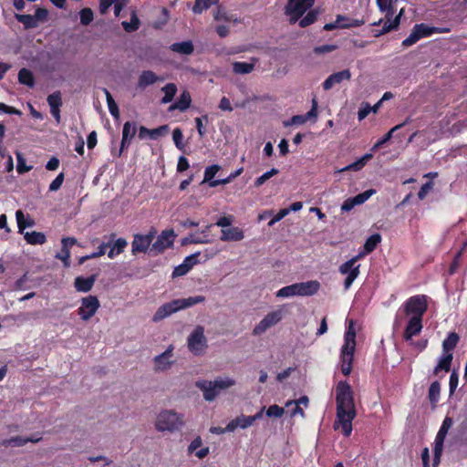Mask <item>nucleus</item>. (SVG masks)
Listing matches in <instances>:
<instances>
[{"label":"nucleus","mask_w":467,"mask_h":467,"mask_svg":"<svg viewBox=\"0 0 467 467\" xmlns=\"http://www.w3.org/2000/svg\"><path fill=\"white\" fill-rule=\"evenodd\" d=\"M355 349L356 340L348 341L344 339V344L341 348L340 360L341 371L345 376H348L352 370Z\"/></svg>","instance_id":"1a4fd4ad"},{"label":"nucleus","mask_w":467,"mask_h":467,"mask_svg":"<svg viewBox=\"0 0 467 467\" xmlns=\"http://www.w3.org/2000/svg\"><path fill=\"white\" fill-rule=\"evenodd\" d=\"M296 296V284L282 287L276 292L277 297H289Z\"/></svg>","instance_id":"864d4df0"},{"label":"nucleus","mask_w":467,"mask_h":467,"mask_svg":"<svg viewBox=\"0 0 467 467\" xmlns=\"http://www.w3.org/2000/svg\"><path fill=\"white\" fill-rule=\"evenodd\" d=\"M136 132H137L136 122L127 121L124 123L123 129H122V139H121V142H120V149H119V156H120L121 152L130 146V141L134 138Z\"/></svg>","instance_id":"6ab92c4d"},{"label":"nucleus","mask_w":467,"mask_h":467,"mask_svg":"<svg viewBox=\"0 0 467 467\" xmlns=\"http://www.w3.org/2000/svg\"><path fill=\"white\" fill-rule=\"evenodd\" d=\"M366 254L367 253H365V251L361 252L339 266V273L342 275H347V277L344 281V288L346 290L349 289L355 279L358 276L360 265H356V263Z\"/></svg>","instance_id":"0eeeda50"},{"label":"nucleus","mask_w":467,"mask_h":467,"mask_svg":"<svg viewBox=\"0 0 467 467\" xmlns=\"http://www.w3.org/2000/svg\"><path fill=\"white\" fill-rule=\"evenodd\" d=\"M234 385V380L226 379H217L213 381L199 380L196 387L203 392V398L207 401H213L216 396L223 390Z\"/></svg>","instance_id":"7ed1b4c3"},{"label":"nucleus","mask_w":467,"mask_h":467,"mask_svg":"<svg viewBox=\"0 0 467 467\" xmlns=\"http://www.w3.org/2000/svg\"><path fill=\"white\" fill-rule=\"evenodd\" d=\"M161 90L164 92L161 102L162 104H168L172 101L174 96L177 93V86L174 83L166 84Z\"/></svg>","instance_id":"c9c22d12"},{"label":"nucleus","mask_w":467,"mask_h":467,"mask_svg":"<svg viewBox=\"0 0 467 467\" xmlns=\"http://www.w3.org/2000/svg\"><path fill=\"white\" fill-rule=\"evenodd\" d=\"M285 410L284 408L278 406V405H271L266 410V416L267 417H275L280 418L284 415Z\"/></svg>","instance_id":"4d7b16f0"},{"label":"nucleus","mask_w":467,"mask_h":467,"mask_svg":"<svg viewBox=\"0 0 467 467\" xmlns=\"http://www.w3.org/2000/svg\"><path fill=\"white\" fill-rule=\"evenodd\" d=\"M306 122V118L304 115H295L289 120L284 121V126L288 127L291 125H301Z\"/></svg>","instance_id":"e2e57ef3"},{"label":"nucleus","mask_w":467,"mask_h":467,"mask_svg":"<svg viewBox=\"0 0 467 467\" xmlns=\"http://www.w3.org/2000/svg\"><path fill=\"white\" fill-rule=\"evenodd\" d=\"M422 321L421 317H410L403 332L405 341H411L413 337L420 335L423 327Z\"/></svg>","instance_id":"f3484780"},{"label":"nucleus","mask_w":467,"mask_h":467,"mask_svg":"<svg viewBox=\"0 0 467 467\" xmlns=\"http://www.w3.org/2000/svg\"><path fill=\"white\" fill-rule=\"evenodd\" d=\"M18 232L22 234L26 227H31L35 224L33 220L26 221L24 213L21 210H17L16 213Z\"/></svg>","instance_id":"c03bdc74"},{"label":"nucleus","mask_w":467,"mask_h":467,"mask_svg":"<svg viewBox=\"0 0 467 467\" xmlns=\"http://www.w3.org/2000/svg\"><path fill=\"white\" fill-rule=\"evenodd\" d=\"M296 296H310L318 292L320 289V283L317 280H310L307 282L296 283Z\"/></svg>","instance_id":"412c9836"},{"label":"nucleus","mask_w":467,"mask_h":467,"mask_svg":"<svg viewBox=\"0 0 467 467\" xmlns=\"http://www.w3.org/2000/svg\"><path fill=\"white\" fill-rule=\"evenodd\" d=\"M373 193H375V190L370 189V190H367L361 193L357 194L353 198H354L357 205H358V204L364 203L367 200H368V198L370 196H372Z\"/></svg>","instance_id":"13d9d810"},{"label":"nucleus","mask_w":467,"mask_h":467,"mask_svg":"<svg viewBox=\"0 0 467 467\" xmlns=\"http://www.w3.org/2000/svg\"><path fill=\"white\" fill-rule=\"evenodd\" d=\"M344 339L348 341L356 340V328L354 320H349L348 326L344 335Z\"/></svg>","instance_id":"bf43d9fd"},{"label":"nucleus","mask_w":467,"mask_h":467,"mask_svg":"<svg viewBox=\"0 0 467 467\" xmlns=\"http://www.w3.org/2000/svg\"><path fill=\"white\" fill-rule=\"evenodd\" d=\"M128 245V242L124 238H119L117 240L114 239V241L111 243V245L109 248V251L108 252V256L110 259L115 258L119 254H120L125 248Z\"/></svg>","instance_id":"c85d7f7f"},{"label":"nucleus","mask_w":467,"mask_h":467,"mask_svg":"<svg viewBox=\"0 0 467 467\" xmlns=\"http://www.w3.org/2000/svg\"><path fill=\"white\" fill-rule=\"evenodd\" d=\"M206 342L204 329L198 326L188 337V348L194 355H200L206 348Z\"/></svg>","instance_id":"ddd939ff"},{"label":"nucleus","mask_w":467,"mask_h":467,"mask_svg":"<svg viewBox=\"0 0 467 467\" xmlns=\"http://www.w3.org/2000/svg\"><path fill=\"white\" fill-rule=\"evenodd\" d=\"M115 238H116V234H114V233L110 234V235L109 237V241L107 243H102L98 247V251H96L97 255H99V257L104 255L106 254L107 248L110 247L111 243L114 241Z\"/></svg>","instance_id":"052dcab7"},{"label":"nucleus","mask_w":467,"mask_h":467,"mask_svg":"<svg viewBox=\"0 0 467 467\" xmlns=\"http://www.w3.org/2000/svg\"><path fill=\"white\" fill-rule=\"evenodd\" d=\"M24 238L27 244L32 245L44 244L47 242L45 234L36 231L25 233Z\"/></svg>","instance_id":"2f4dec72"},{"label":"nucleus","mask_w":467,"mask_h":467,"mask_svg":"<svg viewBox=\"0 0 467 467\" xmlns=\"http://www.w3.org/2000/svg\"><path fill=\"white\" fill-rule=\"evenodd\" d=\"M460 337L455 332H451L442 342V349L445 353H451L457 346Z\"/></svg>","instance_id":"f704fd0d"},{"label":"nucleus","mask_w":467,"mask_h":467,"mask_svg":"<svg viewBox=\"0 0 467 467\" xmlns=\"http://www.w3.org/2000/svg\"><path fill=\"white\" fill-rule=\"evenodd\" d=\"M18 82L22 85L27 86L28 88H34L36 81L33 72L26 67L21 68L18 71Z\"/></svg>","instance_id":"7c9ffc66"},{"label":"nucleus","mask_w":467,"mask_h":467,"mask_svg":"<svg viewBox=\"0 0 467 467\" xmlns=\"http://www.w3.org/2000/svg\"><path fill=\"white\" fill-rule=\"evenodd\" d=\"M336 420L333 423L335 431H340L345 437L352 432V421L357 416L354 393L347 381H339L336 387Z\"/></svg>","instance_id":"f257e3e1"},{"label":"nucleus","mask_w":467,"mask_h":467,"mask_svg":"<svg viewBox=\"0 0 467 467\" xmlns=\"http://www.w3.org/2000/svg\"><path fill=\"white\" fill-rule=\"evenodd\" d=\"M220 169L221 167L217 164L206 167L204 171L203 182H208L209 186L211 187V182L214 181L213 178L215 177L216 173L220 171Z\"/></svg>","instance_id":"09e8293b"},{"label":"nucleus","mask_w":467,"mask_h":467,"mask_svg":"<svg viewBox=\"0 0 467 467\" xmlns=\"http://www.w3.org/2000/svg\"><path fill=\"white\" fill-rule=\"evenodd\" d=\"M205 301L203 296H190L188 298L174 299L171 302L161 305L155 314L153 315L152 320L159 322L173 313L178 312L181 309L191 307L196 304H200Z\"/></svg>","instance_id":"f03ea898"},{"label":"nucleus","mask_w":467,"mask_h":467,"mask_svg":"<svg viewBox=\"0 0 467 467\" xmlns=\"http://www.w3.org/2000/svg\"><path fill=\"white\" fill-rule=\"evenodd\" d=\"M254 63L237 61L233 64V71L235 74H249L254 70Z\"/></svg>","instance_id":"a19ab883"},{"label":"nucleus","mask_w":467,"mask_h":467,"mask_svg":"<svg viewBox=\"0 0 467 467\" xmlns=\"http://www.w3.org/2000/svg\"><path fill=\"white\" fill-rule=\"evenodd\" d=\"M27 442H28V440H26V437L15 436L10 439L4 440L1 444L5 447H8V446L21 447V446L26 445Z\"/></svg>","instance_id":"de8ad7c7"},{"label":"nucleus","mask_w":467,"mask_h":467,"mask_svg":"<svg viewBox=\"0 0 467 467\" xmlns=\"http://www.w3.org/2000/svg\"><path fill=\"white\" fill-rule=\"evenodd\" d=\"M169 131L168 125H161L155 129H148L144 126H140L139 128V139L144 140L146 138H150V140H157L160 137L165 136Z\"/></svg>","instance_id":"aec40b11"},{"label":"nucleus","mask_w":467,"mask_h":467,"mask_svg":"<svg viewBox=\"0 0 467 467\" xmlns=\"http://www.w3.org/2000/svg\"><path fill=\"white\" fill-rule=\"evenodd\" d=\"M171 348H168L163 353L154 358L155 368L158 370H164L170 366L169 358L171 356Z\"/></svg>","instance_id":"473e14b6"},{"label":"nucleus","mask_w":467,"mask_h":467,"mask_svg":"<svg viewBox=\"0 0 467 467\" xmlns=\"http://www.w3.org/2000/svg\"><path fill=\"white\" fill-rule=\"evenodd\" d=\"M70 256H71V253L70 251H65L61 248V252L58 253L57 255H56V258L59 259L60 261H62L63 263V265L65 267H69L70 266Z\"/></svg>","instance_id":"0e129e2a"},{"label":"nucleus","mask_w":467,"mask_h":467,"mask_svg":"<svg viewBox=\"0 0 467 467\" xmlns=\"http://www.w3.org/2000/svg\"><path fill=\"white\" fill-rule=\"evenodd\" d=\"M64 182V173L63 172H60L54 180L53 182L49 184V191L50 192H56L57 191L62 183Z\"/></svg>","instance_id":"338daca9"},{"label":"nucleus","mask_w":467,"mask_h":467,"mask_svg":"<svg viewBox=\"0 0 467 467\" xmlns=\"http://www.w3.org/2000/svg\"><path fill=\"white\" fill-rule=\"evenodd\" d=\"M372 110L371 106L368 103H362L358 111V118L359 120L364 119Z\"/></svg>","instance_id":"774afa93"},{"label":"nucleus","mask_w":467,"mask_h":467,"mask_svg":"<svg viewBox=\"0 0 467 467\" xmlns=\"http://www.w3.org/2000/svg\"><path fill=\"white\" fill-rule=\"evenodd\" d=\"M170 49L179 54L191 55L194 50V47L192 42L188 40L173 43L171 45Z\"/></svg>","instance_id":"c756f323"},{"label":"nucleus","mask_w":467,"mask_h":467,"mask_svg":"<svg viewBox=\"0 0 467 467\" xmlns=\"http://www.w3.org/2000/svg\"><path fill=\"white\" fill-rule=\"evenodd\" d=\"M441 385L438 381H434L431 384L428 393V399L433 407L436 406L440 400Z\"/></svg>","instance_id":"58836bf2"},{"label":"nucleus","mask_w":467,"mask_h":467,"mask_svg":"<svg viewBox=\"0 0 467 467\" xmlns=\"http://www.w3.org/2000/svg\"><path fill=\"white\" fill-rule=\"evenodd\" d=\"M452 354L445 353L440 359L438 365L434 368L433 374L438 375V373L441 370L445 372H449L451 370V361H452Z\"/></svg>","instance_id":"72a5a7b5"},{"label":"nucleus","mask_w":467,"mask_h":467,"mask_svg":"<svg viewBox=\"0 0 467 467\" xmlns=\"http://www.w3.org/2000/svg\"><path fill=\"white\" fill-rule=\"evenodd\" d=\"M121 25L126 32L131 33V32H134L139 29L140 20H139L137 15L135 13H132L130 21V22L123 21L121 23Z\"/></svg>","instance_id":"49530a36"},{"label":"nucleus","mask_w":467,"mask_h":467,"mask_svg":"<svg viewBox=\"0 0 467 467\" xmlns=\"http://www.w3.org/2000/svg\"><path fill=\"white\" fill-rule=\"evenodd\" d=\"M372 158V154L371 153H367L365 154L364 156H362L361 158H359L358 161L352 162L351 164L346 166L345 168H343L341 170V171H359L361 170L366 164L367 162Z\"/></svg>","instance_id":"4c0bfd02"},{"label":"nucleus","mask_w":467,"mask_h":467,"mask_svg":"<svg viewBox=\"0 0 467 467\" xmlns=\"http://www.w3.org/2000/svg\"><path fill=\"white\" fill-rule=\"evenodd\" d=\"M433 186L434 183L431 181H429L426 183H424L418 192V198L420 200H424L429 192L432 190Z\"/></svg>","instance_id":"680f3d73"},{"label":"nucleus","mask_w":467,"mask_h":467,"mask_svg":"<svg viewBox=\"0 0 467 467\" xmlns=\"http://www.w3.org/2000/svg\"><path fill=\"white\" fill-rule=\"evenodd\" d=\"M398 0H376V4L380 12L385 13L386 20H390L395 15V8L392 4H396Z\"/></svg>","instance_id":"cd10ccee"},{"label":"nucleus","mask_w":467,"mask_h":467,"mask_svg":"<svg viewBox=\"0 0 467 467\" xmlns=\"http://www.w3.org/2000/svg\"><path fill=\"white\" fill-rule=\"evenodd\" d=\"M348 20L349 17L343 15H337L336 16V21L326 24L323 29L326 31H332L337 28L348 29L351 27H358L365 24L364 19H352L348 24H341L342 21Z\"/></svg>","instance_id":"dca6fc26"},{"label":"nucleus","mask_w":467,"mask_h":467,"mask_svg":"<svg viewBox=\"0 0 467 467\" xmlns=\"http://www.w3.org/2000/svg\"><path fill=\"white\" fill-rule=\"evenodd\" d=\"M37 25L46 22L48 17V11L44 7H37L33 15Z\"/></svg>","instance_id":"6e6d98bb"},{"label":"nucleus","mask_w":467,"mask_h":467,"mask_svg":"<svg viewBox=\"0 0 467 467\" xmlns=\"http://www.w3.org/2000/svg\"><path fill=\"white\" fill-rule=\"evenodd\" d=\"M381 242V235L379 234H371L364 244L365 253L373 252L377 245Z\"/></svg>","instance_id":"37998d69"},{"label":"nucleus","mask_w":467,"mask_h":467,"mask_svg":"<svg viewBox=\"0 0 467 467\" xmlns=\"http://www.w3.org/2000/svg\"><path fill=\"white\" fill-rule=\"evenodd\" d=\"M283 308L269 312L254 328L253 334L259 336L265 333L268 328L274 327L283 318Z\"/></svg>","instance_id":"4468645a"},{"label":"nucleus","mask_w":467,"mask_h":467,"mask_svg":"<svg viewBox=\"0 0 467 467\" xmlns=\"http://www.w3.org/2000/svg\"><path fill=\"white\" fill-rule=\"evenodd\" d=\"M103 92L106 97L109 113L111 114V116L113 118L118 119L119 117V107H118L117 103L115 102L110 92L106 88H103Z\"/></svg>","instance_id":"e433bc0d"},{"label":"nucleus","mask_w":467,"mask_h":467,"mask_svg":"<svg viewBox=\"0 0 467 467\" xmlns=\"http://www.w3.org/2000/svg\"><path fill=\"white\" fill-rule=\"evenodd\" d=\"M264 410L265 408H262L260 411L253 416L241 415L236 417L227 424V431L229 432H233L236 430L237 427H240L241 429H246L250 427L256 420L262 418Z\"/></svg>","instance_id":"2eb2a0df"},{"label":"nucleus","mask_w":467,"mask_h":467,"mask_svg":"<svg viewBox=\"0 0 467 467\" xmlns=\"http://www.w3.org/2000/svg\"><path fill=\"white\" fill-rule=\"evenodd\" d=\"M351 73L349 69H344L331 74L322 84L325 90L331 89L336 84H340L344 80H349Z\"/></svg>","instance_id":"4be33fe9"},{"label":"nucleus","mask_w":467,"mask_h":467,"mask_svg":"<svg viewBox=\"0 0 467 467\" xmlns=\"http://www.w3.org/2000/svg\"><path fill=\"white\" fill-rule=\"evenodd\" d=\"M411 119L409 117L407 118L402 123L396 125L395 127L391 128L381 139H379L371 148L372 151H376L380 147H382L385 143L389 141L393 136V133L397 131L398 130L401 129L405 125L410 123Z\"/></svg>","instance_id":"a878e982"},{"label":"nucleus","mask_w":467,"mask_h":467,"mask_svg":"<svg viewBox=\"0 0 467 467\" xmlns=\"http://www.w3.org/2000/svg\"><path fill=\"white\" fill-rule=\"evenodd\" d=\"M442 32H447V29H441L440 27L431 26L424 23L416 24L413 26L409 36L402 41L401 45L403 47H409L414 45L415 43H417L421 38L429 37L433 34L442 33Z\"/></svg>","instance_id":"423d86ee"},{"label":"nucleus","mask_w":467,"mask_h":467,"mask_svg":"<svg viewBox=\"0 0 467 467\" xmlns=\"http://www.w3.org/2000/svg\"><path fill=\"white\" fill-rule=\"evenodd\" d=\"M201 255L200 252H196L183 260L182 264L176 266L172 272V276H182L185 275L198 262L199 256Z\"/></svg>","instance_id":"a211bd4d"},{"label":"nucleus","mask_w":467,"mask_h":467,"mask_svg":"<svg viewBox=\"0 0 467 467\" xmlns=\"http://www.w3.org/2000/svg\"><path fill=\"white\" fill-rule=\"evenodd\" d=\"M183 416L174 410L161 411L156 420L155 427L159 431H173L183 425Z\"/></svg>","instance_id":"39448f33"},{"label":"nucleus","mask_w":467,"mask_h":467,"mask_svg":"<svg viewBox=\"0 0 467 467\" xmlns=\"http://www.w3.org/2000/svg\"><path fill=\"white\" fill-rule=\"evenodd\" d=\"M78 308V314L83 321L89 320L100 307L99 300L96 296L89 295L83 297Z\"/></svg>","instance_id":"9b49d317"},{"label":"nucleus","mask_w":467,"mask_h":467,"mask_svg":"<svg viewBox=\"0 0 467 467\" xmlns=\"http://www.w3.org/2000/svg\"><path fill=\"white\" fill-rule=\"evenodd\" d=\"M213 5V0H195L192 12L196 15L202 14L209 9Z\"/></svg>","instance_id":"3c124183"},{"label":"nucleus","mask_w":467,"mask_h":467,"mask_svg":"<svg viewBox=\"0 0 467 467\" xmlns=\"http://www.w3.org/2000/svg\"><path fill=\"white\" fill-rule=\"evenodd\" d=\"M402 309L409 317L423 318L428 310V296L421 294L412 296L402 304Z\"/></svg>","instance_id":"20e7f679"},{"label":"nucleus","mask_w":467,"mask_h":467,"mask_svg":"<svg viewBox=\"0 0 467 467\" xmlns=\"http://www.w3.org/2000/svg\"><path fill=\"white\" fill-rule=\"evenodd\" d=\"M164 78L157 76L151 70H143L138 78V87L141 89L146 88L148 86L153 85L158 81H163Z\"/></svg>","instance_id":"5701e85b"},{"label":"nucleus","mask_w":467,"mask_h":467,"mask_svg":"<svg viewBox=\"0 0 467 467\" xmlns=\"http://www.w3.org/2000/svg\"><path fill=\"white\" fill-rule=\"evenodd\" d=\"M244 238V233L239 227H231L222 230L221 240L223 242H237Z\"/></svg>","instance_id":"393cba45"},{"label":"nucleus","mask_w":467,"mask_h":467,"mask_svg":"<svg viewBox=\"0 0 467 467\" xmlns=\"http://www.w3.org/2000/svg\"><path fill=\"white\" fill-rule=\"evenodd\" d=\"M319 12L317 10H310L305 16H302L297 22L300 27H306L314 24L318 16Z\"/></svg>","instance_id":"79ce46f5"},{"label":"nucleus","mask_w":467,"mask_h":467,"mask_svg":"<svg viewBox=\"0 0 467 467\" xmlns=\"http://www.w3.org/2000/svg\"><path fill=\"white\" fill-rule=\"evenodd\" d=\"M446 434L442 433L441 431H438L435 441H434V449L433 451H436L439 453L440 450H443V443L446 438Z\"/></svg>","instance_id":"69168bd1"},{"label":"nucleus","mask_w":467,"mask_h":467,"mask_svg":"<svg viewBox=\"0 0 467 467\" xmlns=\"http://www.w3.org/2000/svg\"><path fill=\"white\" fill-rule=\"evenodd\" d=\"M47 101L50 109L61 108L63 105L61 92L59 90H57L52 94H49L47 98Z\"/></svg>","instance_id":"a18cd8bd"},{"label":"nucleus","mask_w":467,"mask_h":467,"mask_svg":"<svg viewBox=\"0 0 467 467\" xmlns=\"http://www.w3.org/2000/svg\"><path fill=\"white\" fill-rule=\"evenodd\" d=\"M15 18L19 23H22L26 29H31L37 26V23L36 22L33 15L16 14Z\"/></svg>","instance_id":"ea45409f"},{"label":"nucleus","mask_w":467,"mask_h":467,"mask_svg":"<svg viewBox=\"0 0 467 467\" xmlns=\"http://www.w3.org/2000/svg\"><path fill=\"white\" fill-rule=\"evenodd\" d=\"M192 103V98L188 91L184 90L180 98L169 107V111H173L175 109H179L183 112L188 109Z\"/></svg>","instance_id":"bb28decb"},{"label":"nucleus","mask_w":467,"mask_h":467,"mask_svg":"<svg viewBox=\"0 0 467 467\" xmlns=\"http://www.w3.org/2000/svg\"><path fill=\"white\" fill-rule=\"evenodd\" d=\"M93 11L89 7L82 8L79 11L80 24L82 26H88L93 20Z\"/></svg>","instance_id":"8fccbe9b"},{"label":"nucleus","mask_w":467,"mask_h":467,"mask_svg":"<svg viewBox=\"0 0 467 467\" xmlns=\"http://www.w3.org/2000/svg\"><path fill=\"white\" fill-rule=\"evenodd\" d=\"M172 140L177 149L181 150L184 149V144L182 143L183 134L181 129L176 128L173 130Z\"/></svg>","instance_id":"5fc2aeb1"},{"label":"nucleus","mask_w":467,"mask_h":467,"mask_svg":"<svg viewBox=\"0 0 467 467\" xmlns=\"http://www.w3.org/2000/svg\"><path fill=\"white\" fill-rule=\"evenodd\" d=\"M315 4V0H288L285 15L289 16L290 24L296 23Z\"/></svg>","instance_id":"6e6552de"},{"label":"nucleus","mask_w":467,"mask_h":467,"mask_svg":"<svg viewBox=\"0 0 467 467\" xmlns=\"http://www.w3.org/2000/svg\"><path fill=\"white\" fill-rule=\"evenodd\" d=\"M156 231L151 229L147 234H136L131 243V253L137 254L150 251L152 241L155 238Z\"/></svg>","instance_id":"f8f14e48"},{"label":"nucleus","mask_w":467,"mask_h":467,"mask_svg":"<svg viewBox=\"0 0 467 467\" xmlns=\"http://www.w3.org/2000/svg\"><path fill=\"white\" fill-rule=\"evenodd\" d=\"M278 172H279V171L277 169L272 168L270 171L265 172L264 174H262L261 176L256 178V180L254 181V186L255 187L262 186L267 180H269L273 176L276 175Z\"/></svg>","instance_id":"603ef678"},{"label":"nucleus","mask_w":467,"mask_h":467,"mask_svg":"<svg viewBox=\"0 0 467 467\" xmlns=\"http://www.w3.org/2000/svg\"><path fill=\"white\" fill-rule=\"evenodd\" d=\"M96 275H91L88 277L78 276L75 278L74 286L78 292H89L96 282Z\"/></svg>","instance_id":"b1692460"},{"label":"nucleus","mask_w":467,"mask_h":467,"mask_svg":"<svg viewBox=\"0 0 467 467\" xmlns=\"http://www.w3.org/2000/svg\"><path fill=\"white\" fill-rule=\"evenodd\" d=\"M176 234L172 229L164 230L157 237L156 241L151 244L150 248V254L158 255L162 254L166 249L171 247L174 243Z\"/></svg>","instance_id":"9d476101"}]
</instances>
